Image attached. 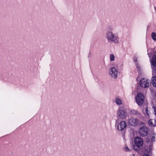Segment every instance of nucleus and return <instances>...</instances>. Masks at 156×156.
Masks as SVG:
<instances>
[{
  "label": "nucleus",
  "instance_id": "nucleus-11",
  "mask_svg": "<svg viewBox=\"0 0 156 156\" xmlns=\"http://www.w3.org/2000/svg\"><path fill=\"white\" fill-rule=\"evenodd\" d=\"M151 83L154 87H156V76H154L152 77Z\"/></svg>",
  "mask_w": 156,
  "mask_h": 156
},
{
  "label": "nucleus",
  "instance_id": "nucleus-20",
  "mask_svg": "<svg viewBox=\"0 0 156 156\" xmlns=\"http://www.w3.org/2000/svg\"><path fill=\"white\" fill-rule=\"evenodd\" d=\"M143 156H150L149 155H148L147 154H145Z\"/></svg>",
  "mask_w": 156,
  "mask_h": 156
},
{
  "label": "nucleus",
  "instance_id": "nucleus-23",
  "mask_svg": "<svg viewBox=\"0 0 156 156\" xmlns=\"http://www.w3.org/2000/svg\"><path fill=\"white\" fill-rule=\"evenodd\" d=\"M147 108H146V111H147Z\"/></svg>",
  "mask_w": 156,
  "mask_h": 156
},
{
  "label": "nucleus",
  "instance_id": "nucleus-24",
  "mask_svg": "<svg viewBox=\"0 0 156 156\" xmlns=\"http://www.w3.org/2000/svg\"><path fill=\"white\" fill-rule=\"evenodd\" d=\"M155 95L156 96V93H155Z\"/></svg>",
  "mask_w": 156,
  "mask_h": 156
},
{
  "label": "nucleus",
  "instance_id": "nucleus-2",
  "mask_svg": "<svg viewBox=\"0 0 156 156\" xmlns=\"http://www.w3.org/2000/svg\"><path fill=\"white\" fill-rule=\"evenodd\" d=\"M117 117L119 119H125L127 115L126 110L123 107L119 108L117 111Z\"/></svg>",
  "mask_w": 156,
  "mask_h": 156
},
{
  "label": "nucleus",
  "instance_id": "nucleus-4",
  "mask_svg": "<svg viewBox=\"0 0 156 156\" xmlns=\"http://www.w3.org/2000/svg\"><path fill=\"white\" fill-rule=\"evenodd\" d=\"M107 37L108 40L113 42H117V38L111 31H108L107 33Z\"/></svg>",
  "mask_w": 156,
  "mask_h": 156
},
{
  "label": "nucleus",
  "instance_id": "nucleus-6",
  "mask_svg": "<svg viewBox=\"0 0 156 156\" xmlns=\"http://www.w3.org/2000/svg\"><path fill=\"white\" fill-rule=\"evenodd\" d=\"M140 83L141 87L144 88L148 87L149 85L148 80L144 78H143L140 80Z\"/></svg>",
  "mask_w": 156,
  "mask_h": 156
},
{
  "label": "nucleus",
  "instance_id": "nucleus-9",
  "mask_svg": "<svg viewBox=\"0 0 156 156\" xmlns=\"http://www.w3.org/2000/svg\"><path fill=\"white\" fill-rule=\"evenodd\" d=\"M109 74L113 78H116L117 76V71L114 67H113L110 69Z\"/></svg>",
  "mask_w": 156,
  "mask_h": 156
},
{
  "label": "nucleus",
  "instance_id": "nucleus-14",
  "mask_svg": "<svg viewBox=\"0 0 156 156\" xmlns=\"http://www.w3.org/2000/svg\"><path fill=\"white\" fill-rule=\"evenodd\" d=\"M115 102L118 105H121L122 104V101L119 98H116Z\"/></svg>",
  "mask_w": 156,
  "mask_h": 156
},
{
  "label": "nucleus",
  "instance_id": "nucleus-15",
  "mask_svg": "<svg viewBox=\"0 0 156 156\" xmlns=\"http://www.w3.org/2000/svg\"><path fill=\"white\" fill-rule=\"evenodd\" d=\"M151 36L153 39L154 40L156 41V33H152Z\"/></svg>",
  "mask_w": 156,
  "mask_h": 156
},
{
  "label": "nucleus",
  "instance_id": "nucleus-10",
  "mask_svg": "<svg viewBox=\"0 0 156 156\" xmlns=\"http://www.w3.org/2000/svg\"><path fill=\"white\" fill-rule=\"evenodd\" d=\"M148 123L152 126H156V118L149 120Z\"/></svg>",
  "mask_w": 156,
  "mask_h": 156
},
{
  "label": "nucleus",
  "instance_id": "nucleus-16",
  "mask_svg": "<svg viewBox=\"0 0 156 156\" xmlns=\"http://www.w3.org/2000/svg\"><path fill=\"white\" fill-rule=\"evenodd\" d=\"M110 60L111 61H114L115 59V57L113 54H111L110 55Z\"/></svg>",
  "mask_w": 156,
  "mask_h": 156
},
{
  "label": "nucleus",
  "instance_id": "nucleus-1",
  "mask_svg": "<svg viewBox=\"0 0 156 156\" xmlns=\"http://www.w3.org/2000/svg\"><path fill=\"white\" fill-rule=\"evenodd\" d=\"M135 145L133 146L134 149L136 151L140 150L143 144L142 139L141 138L136 137L134 139Z\"/></svg>",
  "mask_w": 156,
  "mask_h": 156
},
{
  "label": "nucleus",
  "instance_id": "nucleus-8",
  "mask_svg": "<svg viewBox=\"0 0 156 156\" xmlns=\"http://www.w3.org/2000/svg\"><path fill=\"white\" fill-rule=\"evenodd\" d=\"M127 125L126 122L124 121H122L118 126V129L119 131H122L126 128Z\"/></svg>",
  "mask_w": 156,
  "mask_h": 156
},
{
  "label": "nucleus",
  "instance_id": "nucleus-19",
  "mask_svg": "<svg viewBox=\"0 0 156 156\" xmlns=\"http://www.w3.org/2000/svg\"><path fill=\"white\" fill-rule=\"evenodd\" d=\"M153 108L154 110V111L155 112V115H156V107H153Z\"/></svg>",
  "mask_w": 156,
  "mask_h": 156
},
{
  "label": "nucleus",
  "instance_id": "nucleus-5",
  "mask_svg": "<svg viewBox=\"0 0 156 156\" xmlns=\"http://www.w3.org/2000/svg\"><path fill=\"white\" fill-rule=\"evenodd\" d=\"M141 136L144 137L146 136L148 134V129L145 126H141L140 128L139 132Z\"/></svg>",
  "mask_w": 156,
  "mask_h": 156
},
{
  "label": "nucleus",
  "instance_id": "nucleus-13",
  "mask_svg": "<svg viewBox=\"0 0 156 156\" xmlns=\"http://www.w3.org/2000/svg\"><path fill=\"white\" fill-rule=\"evenodd\" d=\"M131 112L132 114H133V115H138V114H139V112L134 109H132L131 110Z\"/></svg>",
  "mask_w": 156,
  "mask_h": 156
},
{
  "label": "nucleus",
  "instance_id": "nucleus-12",
  "mask_svg": "<svg viewBox=\"0 0 156 156\" xmlns=\"http://www.w3.org/2000/svg\"><path fill=\"white\" fill-rule=\"evenodd\" d=\"M151 64L152 65L156 67V55L153 57V61L151 62Z\"/></svg>",
  "mask_w": 156,
  "mask_h": 156
},
{
  "label": "nucleus",
  "instance_id": "nucleus-21",
  "mask_svg": "<svg viewBox=\"0 0 156 156\" xmlns=\"http://www.w3.org/2000/svg\"><path fill=\"white\" fill-rule=\"evenodd\" d=\"M155 138V137L154 136H152V141H153V139H154Z\"/></svg>",
  "mask_w": 156,
  "mask_h": 156
},
{
  "label": "nucleus",
  "instance_id": "nucleus-17",
  "mask_svg": "<svg viewBox=\"0 0 156 156\" xmlns=\"http://www.w3.org/2000/svg\"><path fill=\"white\" fill-rule=\"evenodd\" d=\"M124 150L125 151H128L130 150L129 148L127 147L126 146L125 148H124Z\"/></svg>",
  "mask_w": 156,
  "mask_h": 156
},
{
  "label": "nucleus",
  "instance_id": "nucleus-18",
  "mask_svg": "<svg viewBox=\"0 0 156 156\" xmlns=\"http://www.w3.org/2000/svg\"><path fill=\"white\" fill-rule=\"evenodd\" d=\"M139 124L140 126H144V124L142 122H140Z\"/></svg>",
  "mask_w": 156,
  "mask_h": 156
},
{
  "label": "nucleus",
  "instance_id": "nucleus-3",
  "mask_svg": "<svg viewBox=\"0 0 156 156\" xmlns=\"http://www.w3.org/2000/svg\"><path fill=\"white\" fill-rule=\"evenodd\" d=\"M136 101L139 105H141L144 101V96L142 93L138 94L136 98Z\"/></svg>",
  "mask_w": 156,
  "mask_h": 156
},
{
  "label": "nucleus",
  "instance_id": "nucleus-22",
  "mask_svg": "<svg viewBox=\"0 0 156 156\" xmlns=\"http://www.w3.org/2000/svg\"><path fill=\"white\" fill-rule=\"evenodd\" d=\"M117 122H118V120H116V122L117 123Z\"/></svg>",
  "mask_w": 156,
  "mask_h": 156
},
{
  "label": "nucleus",
  "instance_id": "nucleus-7",
  "mask_svg": "<svg viewBox=\"0 0 156 156\" xmlns=\"http://www.w3.org/2000/svg\"><path fill=\"white\" fill-rule=\"evenodd\" d=\"M139 122L138 120L136 118H132L129 120L128 123L132 126H136Z\"/></svg>",
  "mask_w": 156,
  "mask_h": 156
}]
</instances>
